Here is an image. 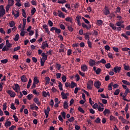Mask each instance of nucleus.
I'll list each match as a JSON object with an SVG mask.
<instances>
[{
  "label": "nucleus",
  "mask_w": 130,
  "mask_h": 130,
  "mask_svg": "<svg viewBox=\"0 0 130 130\" xmlns=\"http://www.w3.org/2000/svg\"><path fill=\"white\" fill-rule=\"evenodd\" d=\"M109 26H110V27H111V28H112V29L113 30H115L116 29H117V30L119 32L121 30V27H120V26L116 27V26H114V24H113L112 23H110Z\"/></svg>",
  "instance_id": "1"
},
{
  "label": "nucleus",
  "mask_w": 130,
  "mask_h": 130,
  "mask_svg": "<svg viewBox=\"0 0 130 130\" xmlns=\"http://www.w3.org/2000/svg\"><path fill=\"white\" fill-rule=\"evenodd\" d=\"M6 14V10L4 8V6H0V18L4 17V15Z\"/></svg>",
  "instance_id": "2"
},
{
  "label": "nucleus",
  "mask_w": 130,
  "mask_h": 130,
  "mask_svg": "<svg viewBox=\"0 0 130 130\" xmlns=\"http://www.w3.org/2000/svg\"><path fill=\"white\" fill-rule=\"evenodd\" d=\"M94 84V82L93 80H89L87 83V88L89 89V90H92V87H93V84Z\"/></svg>",
  "instance_id": "3"
},
{
  "label": "nucleus",
  "mask_w": 130,
  "mask_h": 130,
  "mask_svg": "<svg viewBox=\"0 0 130 130\" xmlns=\"http://www.w3.org/2000/svg\"><path fill=\"white\" fill-rule=\"evenodd\" d=\"M7 93L8 94V95H10V97L12 98H14L16 96V93L13 90H8L7 91Z\"/></svg>",
  "instance_id": "4"
},
{
  "label": "nucleus",
  "mask_w": 130,
  "mask_h": 130,
  "mask_svg": "<svg viewBox=\"0 0 130 130\" xmlns=\"http://www.w3.org/2000/svg\"><path fill=\"white\" fill-rule=\"evenodd\" d=\"M81 25H82V26L83 28H85L86 29H87V30H90L91 29V24L87 25L85 23H82L81 24Z\"/></svg>",
  "instance_id": "5"
},
{
  "label": "nucleus",
  "mask_w": 130,
  "mask_h": 130,
  "mask_svg": "<svg viewBox=\"0 0 130 130\" xmlns=\"http://www.w3.org/2000/svg\"><path fill=\"white\" fill-rule=\"evenodd\" d=\"M113 71L116 74L117 73H120V71H121V67H119L118 66H116L114 68Z\"/></svg>",
  "instance_id": "6"
},
{
  "label": "nucleus",
  "mask_w": 130,
  "mask_h": 130,
  "mask_svg": "<svg viewBox=\"0 0 130 130\" xmlns=\"http://www.w3.org/2000/svg\"><path fill=\"white\" fill-rule=\"evenodd\" d=\"M94 86L97 89H100V87H101V82L99 81H96L94 83Z\"/></svg>",
  "instance_id": "7"
},
{
  "label": "nucleus",
  "mask_w": 130,
  "mask_h": 130,
  "mask_svg": "<svg viewBox=\"0 0 130 130\" xmlns=\"http://www.w3.org/2000/svg\"><path fill=\"white\" fill-rule=\"evenodd\" d=\"M8 120H9V119L7 120V121L5 122V126L6 127V128H8V127L12 125V122Z\"/></svg>",
  "instance_id": "8"
},
{
  "label": "nucleus",
  "mask_w": 130,
  "mask_h": 130,
  "mask_svg": "<svg viewBox=\"0 0 130 130\" xmlns=\"http://www.w3.org/2000/svg\"><path fill=\"white\" fill-rule=\"evenodd\" d=\"M48 46H49L48 44L47 43V41H45L42 43L41 48H42V49H45V48L48 47Z\"/></svg>",
  "instance_id": "9"
},
{
  "label": "nucleus",
  "mask_w": 130,
  "mask_h": 130,
  "mask_svg": "<svg viewBox=\"0 0 130 130\" xmlns=\"http://www.w3.org/2000/svg\"><path fill=\"white\" fill-rule=\"evenodd\" d=\"M89 64L90 67H93L96 64V61L94 60L90 59L89 61Z\"/></svg>",
  "instance_id": "10"
},
{
  "label": "nucleus",
  "mask_w": 130,
  "mask_h": 130,
  "mask_svg": "<svg viewBox=\"0 0 130 130\" xmlns=\"http://www.w3.org/2000/svg\"><path fill=\"white\" fill-rule=\"evenodd\" d=\"M34 101L36 104H37L38 106H40L41 105V103L39 102V99H38V98H35L34 99Z\"/></svg>",
  "instance_id": "11"
},
{
  "label": "nucleus",
  "mask_w": 130,
  "mask_h": 130,
  "mask_svg": "<svg viewBox=\"0 0 130 130\" xmlns=\"http://www.w3.org/2000/svg\"><path fill=\"white\" fill-rule=\"evenodd\" d=\"M58 17H59V18H64V14H63V13L61 12L60 10H58Z\"/></svg>",
  "instance_id": "12"
},
{
  "label": "nucleus",
  "mask_w": 130,
  "mask_h": 130,
  "mask_svg": "<svg viewBox=\"0 0 130 130\" xmlns=\"http://www.w3.org/2000/svg\"><path fill=\"white\" fill-rule=\"evenodd\" d=\"M83 35L85 36V39H86V40H88V39L90 38V35H92V34L91 32H86Z\"/></svg>",
  "instance_id": "13"
},
{
  "label": "nucleus",
  "mask_w": 130,
  "mask_h": 130,
  "mask_svg": "<svg viewBox=\"0 0 130 130\" xmlns=\"http://www.w3.org/2000/svg\"><path fill=\"white\" fill-rule=\"evenodd\" d=\"M21 81L23 82V83H26V82H27L28 79H27L26 78V76L25 75H22L21 77Z\"/></svg>",
  "instance_id": "14"
},
{
  "label": "nucleus",
  "mask_w": 130,
  "mask_h": 130,
  "mask_svg": "<svg viewBox=\"0 0 130 130\" xmlns=\"http://www.w3.org/2000/svg\"><path fill=\"white\" fill-rule=\"evenodd\" d=\"M42 95L43 96V97H47V96L49 97L50 96V93H49V92H46V91H43Z\"/></svg>",
  "instance_id": "15"
},
{
  "label": "nucleus",
  "mask_w": 130,
  "mask_h": 130,
  "mask_svg": "<svg viewBox=\"0 0 130 130\" xmlns=\"http://www.w3.org/2000/svg\"><path fill=\"white\" fill-rule=\"evenodd\" d=\"M45 85H48L50 83V78L49 77H46L45 78Z\"/></svg>",
  "instance_id": "16"
},
{
  "label": "nucleus",
  "mask_w": 130,
  "mask_h": 130,
  "mask_svg": "<svg viewBox=\"0 0 130 130\" xmlns=\"http://www.w3.org/2000/svg\"><path fill=\"white\" fill-rule=\"evenodd\" d=\"M42 60L46 61V60L47 59V55H45V53H42Z\"/></svg>",
  "instance_id": "17"
},
{
  "label": "nucleus",
  "mask_w": 130,
  "mask_h": 130,
  "mask_svg": "<svg viewBox=\"0 0 130 130\" xmlns=\"http://www.w3.org/2000/svg\"><path fill=\"white\" fill-rule=\"evenodd\" d=\"M81 71L83 72H86L87 70V65H83L81 67Z\"/></svg>",
  "instance_id": "18"
},
{
  "label": "nucleus",
  "mask_w": 130,
  "mask_h": 130,
  "mask_svg": "<svg viewBox=\"0 0 130 130\" xmlns=\"http://www.w3.org/2000/svg\"><path fill=\"white\" fill-rule=\"evenodd\" d=\"M75 87H77V83H75L74 81H72L70 84V88L73 89L75 88Z\"/></svg>",
  "instance_id": "19"
},
{
  "label": "nucleus",
  "mask_w": 130,
  "mask_h": 130,
  "mask_svg": "<svg viewBox=\"0 0 130 130\" xmlns=\"http://www.w3.org/2000/svg\"><path fill=\"white\" fill-rule=\"evenodd\" d=\"M11 49L9 47H7V46H5L3 49L2 51H9V50H10Z\"/></svg>",
  "instance_id": "20"
},
{
  "label": "nucleus",
  "mask_w": 130,
  "mask_h": 130,
  "mask_svg": "<svg viewBox=\"0 0 130 130\" xmlns=\"http://www.w3.org/2000/svg\"><path fill=\"white\" fill-rule=\"evenodd\" d=\"M68 107H69V103L67 101H65L63 103V108H64V109H68Z\"/></svg>",
  "instance_id": "21"
},
{
  "label": "nucleus",
  "mask_w": 130,
  "mask_h": 130,
  "mask_svg": "<svg viewBox=\"0 0 130 130\" xmlns=\"http://www.w3.org/2000/svg\"><path fill=\"white\" fill-rule=\"evenodd\" d=\"M110 113V110L107 109H105L104 111L103 112V114L105 115H106V114H109Z\"/></svg>",
  "instance_id": "22"
},
{
  "label": "nucleus",
  "mask_w": 130,
  "mask_h": 130,
  "mask_svg": "<svg viewBox=\"0 0 130 130\" xmlns=\"http://www.w3.org/2000/svg\"><path fill=\"white\" fill-rule=\"evenodd\" d=\"M8 5L13 7L14 6V0H8Z\"/></svg>",
  "instance_id": "23"
},
{
  "label": "nucleus",
  "mask_w": 130,
  "mask_h": 130,
  "mask_svg": "<svg viewBox=\"0 0 130 130\" xmlns=\"http://www.w3.org/2000/svg\"><path fill=\"white\" fill-rule=\"evenodd\" d=\"M61 95L62 96V99H68V96H67L66 93H64V92H62L61 93Z\"/></svg>",
  "instance_id": "24"
},
{
  "label": "nucleus",
  "mask_w": 130,
  "mask_h": 130,
  "mask_svg": "<svg viewBox=\"0 0 130 130\" xmlns=\"http://www.w3.org/2000/svg\"><path fill=\"white\" fill-rule=\"evenodd\" d=\"M112 86H113V83L111 82L108 85V90H109V91H111V90H112Z\"/></svg>",
  "instance_id": "25"
},
{
  "label": "nucleus",
  "mask_w": 130,
  "mask_h": 130,
  "mask_svg": "<svg viewBox=\"0 0 130 130\" xmlns=\"http://www.w3.org/2000/svg\"><path fill=\"white\" fill-rule=\"evenodd\" d=\"M6 46L9 47V48H11L12 47V44L10 43L9 42V40H6Z\"/></svg>",
  "instance_id": "26"
},
{
  "label": "nucleus",
  "mask_w": 130,
  "mask_h": 130,
  "mask_svg": "<svg viewBox=\"0 0 130 130\" xmlns=\"http://www.w3.org/2000/svg\"><path fill=\"white\" fill-rule=\"evenodd\" d=\"M122 82L123 83V84H124V85H126L127 86H129L130 85V83L129 82L126 81V80H122Z\"/></svg>",
  "instance_id": "27"
},
{
  "label": "nucleus",
  "mask_w": 130,
  "mask_h": 130,
  "mask_svg": "<svg viewBox=\"0 0 130 130\" xmlns=\"http://www.w3.org/2000/svg\"><path fill=\"white\" fill-rule=\"evenodd\" d=\"M55 67L57 68V70H58V71H59L60 70V69H61V65H60V64L56 63L55 64Z\"/></svg>",
  "instance_id": "28"
},
{
  "label": "nucleus",
  "mask_w": 130,
  "mask_h": 130,
  "mask_svg": "<svg viewBox=\"0 0 130 130\" xmlns=\"http://www.w3.org/2000/svg\"><path fill=\"white\" fill-rule=\"evenodd\" d=\"M9 25L11 27V28H13L15 25H16V23H15V21H12L11 22H9Z\"/></svg>",
  "instance_id": "29"
},
{
  "label": "nucleus",
  "mask_w": 130,
  "mask_h": 130,
  "mask_svg": "<svg viewBox=\"0 0 130 130\" xmlns=\"http://www.w3.org/2000/svg\"><path fill=\"white\" fill-rule=\"evenodd\" d=\"M34 83L37 84H38V83H39V80L37 78V77H35L34 78Z\"/></svg>",
  "instance_id": "30"
},
{
  "label": "nucleus",
  "mask_w": 130,
  "mask_h": 130,
  "mask_svg": "<svg viewBox=\"0 0 130 130\" xmlns=\"http://www.w3.org/2000/svg\"><path fill=\"white\" fill-rule=\"evenodd\" d=\"M66 21H67L68 22H70V23H72L73 22V18H71L70 17H68L67 18H66L65 19Z\"/></svg>",
  "instance_id": "31"
},
{
  "label": "nucleus",
  "mask_w": 130,
  "mask_h": 130,
  "mask_svg": "<svg viewBox=\"0 0 130 130\" xmlns=\"http://www.w3.org/2000/svg\"><path fill=\"white\" fill-rule=\"evenodd\" d=\"M97 23L98 26H101V25L103 24V21H102L101 19H99L97 20Z\"/></svg>",
  "instance_id": "32"
},
{
  "label": "nucleus",
  "mask_w": 130,
  "mask_h": 130,
  "mask_svg": "<svg viewBox=\"0 0 130 130\" xmlns=\"http://www.w3.org/2000/svg\"><path fill=\"white\" fill-rule=\"evenodd\" d=\"M32 83V80H31V78L29 79L27 85V88L29 89L30 88V86H31V84Z\"/></svg>",
  "instance_id": "33"
},
{
  "label": "nucleus",
  "mask_w": 130,
  "mask_h": 130,
  "mask_svg": "<svg viewBox=\"0 0 130 130\" xmlns=\"http://www.w3.org/2000/svg\"><path fill=\"white\" fill-rule=\"evenodd\" d=\"M58 86L59 87V89L60 91H62L63 89H62V84L61 83V82H58Z\"/></svg>",
  "instance_id": "34"
},
{
  "label": "nucleus",
  "mask_w": 130,
  "mask_h": 130,
  "mask_svg": "<svg viewBox=\"0 0 130 130\" xmlns=\"http://www.w3.org/2000/svg\"><path fill=\"white\" fill-rule=\"evenodd\" d=\"M19 38H20V35L17 34L16 35L14 39V41H18V40H19Z\"/></svg>",
  "instance_id": "35"
},
{
  "label": "nucleus",
  "mask_w": 130,
  "mask_h": 130,
  "mask_svg": "<svg viewBox=\"0 0 130 130\" xmlns=\"http://www.w3.org/2000/svg\"><path fill=\"white\" fill-rule=\"evenodd\" d=\"M50 111V108L49 107H47V110L46 109L44 110L45 113H47L49 114V112Z\"/></svg>",
  "instance_id": "36"
},
{
  "label": "nucleus",
  "mask_w": 130,
  "mask_h": 130,
  "mask_svg": "<svg viewBox=\"0 0 130 130\" xmlns=\"http://www.w3.org/2000/svg\"><path fill=\"white\" fill-rule=\"evenodd\" d=\"M20 89V85L18 84H16L15 85V88H13V90H19Z\"/></svg>",
  "instance_id": "37"
},
{
  "label": "nucleus",
  "mask_w": 130,
  "mask_h": 130,
  "mask_svg": "<svg viewBox=\"0 0 130 130\" xmlns=\"http://www.w3.org/2000/svg\"><path fill=\"white\" fill-rule=\"evenodd\" d=\"M13 117L14 119V121L15 122H18L19 121V119L18 118V117H17L15 114L13 115Z\"/></svg>",
  "instance_id": "38"
},
{
  "label": "nucleus",
  "mask_w": 130,
  "mask_h": 130,
  "mask_svg": "<svg viewBox=\"0 0 130 130\" xmlns=\"http://www.w3.org/2000/svg\"><path fill=\"white\" fill-rule=\"evenodd\" d=\"M36 13V9L35 8H32L31 10V14L32 15H34Z\"/></svg>",
  "instance_id": "39"
},
{
  "label": "nucleus",
  "mask_w": 130,
  "mask_h": 130,
  "mask_svg": "<svg viewBox=\"0 0 130 130\" xmlns=\"http://www.w3.org/2000/svg\"><path fill=\"white\" fill-rule=\"evenodd\" d=\"M67 28H68L69 31H70V32L74 31V28H73V27L68 25L67 26Z\"/></svg>",
  "instance_id": "40"
},
{
  "label": "nucleus",
  "mask_w": 130,
  "mask_h": 130,
  "mask_svg": "<svg viewBox=\"0 0 130 130\" xmlns=\"http://www.w3.org/2000/svg\"><path fill=\"white\" fill-rule=\"evenodd\" d=\"M98 62H101V63L105 64V63H106V60L104 59H102L101 60L98 61Z\"/></svg>",
  "instance_id": "41"
},
{
  "label": "nucleus",
  "mask_w": 130,
  "mask_h": 130,
  "mask_svg": "<svg viewBox=\"0 0 130 130\" xmlns=\"http://www.w3.org/2000/svg\"><path fill=\"white\" fill-rule=\"evenodd\" d=\"M61 79L63 83H66V82L67 81V77H66V76L64 75H63L61 78Z\"/></svg>",
  "instance_id": "42"
},
{
  "label": "nucleus",
  "mask_w": 130,
  "mask_h": 130,
  "mask_svg": "<svg viewBox=\"0 0 130 130\" xmlns=\"http://www.w3.org/2000/svg\"><path fill=\"white\" fill-rule=\"evenodd\" d=\"M94 73H95L96 75H99L100 73H101V69L98 68Z\"/></svg>",
  "instance_id": "43"
},
{
  "label": "nucleus",
  "mask_w": 130,
  "mask_h": 130,
  "mask_svg": "<svg viewBox=\"0 0 130 130\" xmlns=\"http://www.w3.org/2000/svg\"><path fill=\"white\" fill-rule=\"evenodd\" d=\"M119 92H120V90H119V89H117L115 91L114 94L116 96H117V95H118V94H119Z\"/></svg>",
  "instance_id": "44"
},
{
  "label": "nucleus",
  "mask_w": 130,
  "mask_h": 130,
  "mask_svg": "<svg viewBox=\"0 0 130 130\" xmlns=\"http://www.w3.org/2000/svg\"><path fill=\"white\" fill-rule=\"evenodd\" d=\"M101 121V119H100V118L98 117L95 120L94 122L96 123H100V122Z\"/></svg>",
  "instance_id": "45"
},
{
  "label": "nucleus",
  "mask_w": 130,
  "mask_h": 130,
  "mask_svg": "<svg viewBox=\"0 0 130 130\" xmlns=\"http://www.w3.org/2000/svg\"><path fill=\"white\" fill-rule=\"evenodd\" d=\"M78 111H80V112H81V113H85V111L81 107H79L78 108Z\"/></svg>",
  "instance_id": "46"
},
{
  "label": "nucleus",
  "mask_w": 130,
  "mask_h": 130,
  "mask_svg": "<svg viewBox=\"0 0 130 130\" xmlns=\"http://www.w3.org/2000/svg\"><path fill=\"white\" fill-rule=\"evenodd\" d=\"M55 33H56L57 34H60V33H61V30H60V29L59 28H56Z\"/></svg>",
  "instance_id": "47"
},
{
  "label": "nucleus",
  "mask_w": 130,
  "mask_h": 130,
  "mask_svg": "<svg viewBox=\"0 0 130 130\" xmlns=\"http://www.w3.org/2000/svg\"><path fill=\"white\" fill-rule=\"evenodd\" d=\"M87 44L88 45V47H90V48H92V43H91V41H90V40L88 39L87 41Z\"/></svg>",
  "instance_id": "48"
},
{
  "label": "nucleus",
  "mask_w": 130,
  "mask_h": 130,
  "mask_svg": "<svg viewBox=\"0 0 130 130\" xmlns=\"http://www.w3.org/2000/svg\"><path fill=\"white\" fill-rule=\"evenodd\" d=\"M67 3V1L66 0H62L61 1L58 0L57 4H66Z\"/></svg>",
  "instance_id": "49"
},
{
  "label": "nucleus",
  "mask_w": 130,
  "mask_h": 130,
  "mask_svg": "<svg viewBox=\"0 0 130 130\" xmlns=\"http://www.w3.org/2000/svg\"><path fill=\"white\" fill-rule=\"evenodd\" d=\"M82 20H83L84 22L86 23V24H90V22H89V20H88L87 19H86L84 17H82Z\"/></svg>",
  "instance_id": "50"
},
{
  "label": "nucleus",
  "mask_w": 130,
  "mask_h": 130,
  "mask_svg": "<svg viewBox=\"0 0 130 130\" xmlns=\"http://www.w3.org/2000/svg\"><path fill=\"white\" fill-rule=\"evenodd\" d=\"M65 87L66 88H71V83L70 82H66L65 83Z\"/></svg>",
  "instance_id": "51"
},
{
  "label": "nucleus",
  "mask_w": 130,
  "mask_h": 130,
  "mask_svg": "<svg viewBox=\"0 0 130 130\" xmlns=\"http://www.w3.org/2000/svg\"><path fill=\"white\" fill-rule=\"evenodd\" d=\"M20 49H21V47L17 46V47L14 48L13 50L14 52H16L18 51V50H20Z\"/></svg>",
  "instance_id": "52"
},
{
  "label": "nucleus",
  "mask_w": 130,
  "mask_h": 130,
  "mask_svg": "<svg viewBox=\"0 0 130 130\" xmlns=\"http://www.w3.org/2000/svg\"><path fill=\"white\" fill-rule=\"evenodd\" d=\"M113 49L115 52H119V49L117 47H113Z\"/></svg>",
  "instance_id": "53"
},
{
  "label": "nucleus",
  "mask_w": 130,
  "mask_h": 130,
  "mask_svg": "<svg viewBox=\"0 0 130 130\" xmlns=\"http://www.w3.org/2000/svg\"><path fill=\"white\" fill-rule=\"evenodd\" d=\"M122 51H128V50H130L129 48L125 47V48H122Z\"/></svg>",
  "instance_id": "54"
},
{
  "label": "nucleus",
  "mask_w": 130,
  "mask_h": 130,
  "mask_svg": "<svg viewBox=\"0 0 130 130\" xmlns=\"http://www.w3.org/2000/svg\"><path fill=\"white\" fill-rule=\"evenodd\" d=\"M10 108H11V109H12L13 110H15V109H16V107H15V105L14 104V103H12L11 104Z\"/></svg>",
  "instance_id": "55"
},
{
  "label": "nucleus",
  "mask_w": 130,
  "mask_h": 130,
  "mask_svg": "<svg viewBox=\"0 0 130 130\" xmlns=\"http://www.w3.org/2000/svg\"><path fill=\"white\" fill-rule=\"evenodd\" d=\"M101 100H102V102L103 104H107V100L101 99Z\"/></svg>",
  "instance_id": "56"
},
{
  "label": "nucleus",
  "mask_w": 130,
  "mask_h": 130,
  "mask_svg": "<svg viewBox=\"0 0 130 130\" xmlns=\"http://www.w3.org/2000/svg\"><path fill=\"white\" fill-rule=\"evenodd\" d=\"M33 97L32 94H28L26 98H27L28 100H31L32 99V98Z\"/></svg>",
  "instance_id": "57"
},
{
  "label": "nucleus",
  "mask_w": 130,
  "mask_h": 130,
  "mask_svg": "<svg viewBox=\"0 0 130 130\" xmlns=\"http://www.w3.org/2000/svg\"><path fill=\"white\" fill-rule=\"evenodd\" d=\"M111 67V65L110 64V63H108L105 64V67L106 69H110Z\"/></svg>",
  "instance_id": "58"
},
{
  "label": "nucleus",
  "mask_w": 130,
  "mask_h": 130,
  "mask_svg": "<svg viewBox=\"0 0 130 130\" xmlns=\"http://www.w3.org/2000/svg\"><path fill=\"white\" fill-rule=\"evenodd\" d=\"M79 90H81V88H78V87L75 88V90H74V93L77 94V93H78Z\"/></svg>",
  "instance_id": "59"
},
{
  "label": "nucleus",
  "mask_w": 130,
  "mask_h": 130,
  "mask_svg": "<svg viewBox=\"0 0 130 130\" xmlns=\"http://www.w3.org/2000/svg\"><path fill=\"white\" fill-rule=\"evenodd\" d=\"M41 58V66L43 67L44 66V62H45V61L44 60H42V58L40 57Z\"/></svg>",
  "instance_id": "60"
},
{
  "label": "nucleus",
  "mask_w": 130,
  "mask_h": 130,
  "mask_svg": "<svg viewBox=\"0 0 130 130\" xmlns=\"http://www.w3.org/2000/svg\"><path fill=\"white\" fill-rule=\"evenodd\" d=\"M70 122H73L75 120V118L74 117H71L70 118L68 119Z\"/></svg>",
  "instance_id": "61"
},
{
  "label": "nucleus",
  "mask_w": 130,
  "mask_h": 130,
  "mask_svg": "<svg viewBox=\"0 0 130 130\" xmlns=\"http://www.w3.org/2000/svg\"><path fill=\"white\" fill-rule=\"evenodd\" d=\"M56 77L57 79H60V77H61V73H56Z\"/></svg>",
  "instance_id": "62"
},
{
  "label": "nucleus",
  "mask_w": 130,
  "mask_h": 130,
  "mask_svg": "<svg viewBox=\"0 0 130 130\" xmlns=\"http://www.w3.org/2000/svg\"><path fill=\"white\" fill-rule=\"evenodd\" d=\"M99 106H98V104L95 103L93 106L92 108H93V109H96V108H99Z\"/></svg>",
  "instance_id": "63"
},
{
  "label": "nucleus",
  "mask_w": 130,
  "mask_h": 130,
  "mask_svg": "<svg viewBox=\"0 0 130 130\" xmlns=\"http://www.w3.org/2000/svg\"><path fill=\"white\" fill-rule=\"evenodd\" d=\"M2 63H7L8 62V59H5L1 60Z\"/></svg>",
  "instance_id": "64"
}]
</instances>
